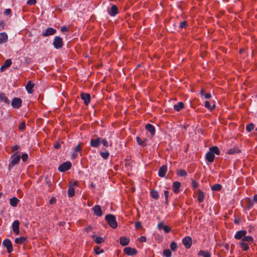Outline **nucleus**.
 I'll return each instance as SVG.
<instances>
[{"mask_svg": "<svg viewBox=\"0 0 257 257\" xmlns=\"http://www.w3.org/2000/svg\"><path fill=\"white\" fill-rule=\"evenodd\" d=\"M105 219L112 228H115L117 226V223L115 216L111 214H107L105 217Z\"/></svg>", "mask_w": 257, "mask_h": 257, "instance_id": "f257e3e1", "label": "nucleus"}, {"mask_svg": "<svg viewBox=\"0 0 257 257\" xmlns=\"http://www.w3.org/2000/svg\"><path fill=\"white\" fill-rule=\"evenodd\" d=\"M11 161L9 164V168L10 169L13 168L16 165L19 163L21 156L20 155H17V153H15L11 156Z\"/></svg>", "mask_w": 257, "mask_h": 257, "instance_id": "f03ea898", "label": "nucleus"}, {"mask_svg": "<svg viewBox=\"0 0 257 257\" xmlns=\"http://www.w3.org/2000/svg\"><path fill=\"white\" fill-rule=\"evenodd\" d=\"M53 45L54 47L56 49L62 48L63 45L62 39L59 36L55 37Z\"/></svg>", "mask_w": 257, "mask_h": 257, "instance_id": "7ed1b4c3", "label": "nucleus"}, {"mask_svg": "<svg viewBox=\"0 0 257 257\" xmlns=\"http://www.w3.org/2000/svg\"><path fill=\"white\" fill-rule=\"evenodd\" d=\"M101 143V138L98 136H94L90 141V145L92 147L98 148Z\"/></svg>", "mask_w": 257, "mask_h": 257, "instance_id": "20e7f679", "label": "nucleus"}, {"mask_svg": "<svg viewBox=\"0 0 257 257\" xmlns=\"http://www.w3.org/2000/svg\"><path fill=\"white\" fill-rule=\"evenodd\" d=\"M72 164L70 162H66L60 165L58 170L61 172H64L69 170L71 167Z\"/></svg>", "mask_w": 257, "mask_h": 257, "instance_id": "39448f33", "label": "nucleus"}, {"mask_svg": "<svg viewBox=\"0 0 257 257\" xmlns=\"http://www.w3.org/2000/svg\"><path fill=\"white\" fill-rule=\"evenodd\" d=\"M3 245L6 247L8 253H11L13 250V245L11 241L9 239H5L3 242Z\"/></svg>", "mask_w": 257, "mask_h": 257, "instance_id": "423d86ee", "label": "nucleus"}, {"mask_svg": "<svg viewBox=\"0 0 257 257\" xmlns=\"http://www.w3.org/2000/svg\"><path fill=\"white\" fill-rule=\"evenodd\" d=\"M22 103V100L21 98L18 97H14L11 102V105L14 108H20Z\"/></svg>", "mask_w": 257, "mask_h": 257, "instance_id": "0eeeda50", "label": "nucleus"}, {"mask_svg": "<svg viewBox=\"0 0 257 257\" xmlns=\"http://www.w3.org/2000/svg\"><path fill=\"white\" fill-rule=\"evenodd\" d=\"M56 33V30L53 28H48L42 32V35L43 37H48L54 35Z\"/></svg>", "mask_w": 257, "mask_h": 257, "instance_id": "6e6552de", "label": "nucleus"}, {"mask_svg": "<svg viewBox=\"0 0 257 257\" xmlns=\"http://www.w3.org/2000/svg\"><path fill=\"white\" fill-rule=\"evenodd\" d=\"M182 242L186 248H189L192 245V239L191 237L187 236L183 239Z\"/></svg>", "mask_w": 257, "mask_h": 257, "instance_id": "1a4fd4ad", "label": "nucleus"}, {"mask_svg": "<svg viewBox=\"0 0 257 257\" xmlns=\"http://www.w3.org/2000/svg\"><path fill=\"white\" fill-rule=\"evenodd\" d=\"M107 13L111 17L115 16L118 13V9L116 5H113L110 9H107Z\"/></svg>", "mask_w": 257, "mask_h": 257, "instance_id": "9d476101", "label": "nucleus"}, {"mask_svg": "<svg viewBox=\"0 0 257 257\" xmlns=\"http://www.w3.org/2000/svg\"><path fill=\"white\" fill-rule=\"evenodd\" d=\"M124 252L127 255H134L137 253L135 248L131 247H126L123 249Z\"/></svg>", "mask_w": 257, "mask_h": 257, "instance_id": "9b49d317", "label": "nucleus"}, {"mask_svg": "<svg viewBox=\"0 0 257 257\" xmlns=\"http://www.w3.org/2000/svg\"><path fill=\"white\" fill-rule=\"evenodd\" d=\"M81 99L83 100L84 103L86 105H88L90 101V95L88 93H85L84 92L81 94Z\"/></svg>", "mask_w": 257, "mask_h": 257, "instance_id": "f8f14e48", "label": "nucleus"}, {"mask_svg": "<svg viewBox=\"0 0 257 257\" xmlns=\"http://www.w3.org/2000/svg\"><path fill=\"white\" fill-rule=\"evenodd\" d=\"M158 229L163 230L165 233H169L171 231V228L167 225L164 224V222H160L158 224Z\"/></svg>", "mask_w": 257, "mask_h": 257, "instance_id": "ddd939ff", "label": "nucleus"}, {"mask_svg": "<svg viewBox=\"0 0 257 257\" xmlns=\"http://www.w3.org/2000/svg\"><path fill=\"white\" fill-rule=\"evenodd\" d=\"M94 214L97 216L100 217L102 215V212L101 207L99 205H95L92 208Z\"/></svg>", "mask_w": 257, "mask_h": 257, "instance_id": "4468645a", "label": "nucleus"}, {"mask_svg": "<svg viewBox=\"0 0 257 257\" xmlns=\"http://www.w3.org/2000/svg\"><path fill=\"white\" fill-rule=\"evenodd\" d=\"M19 225L20 222L18 220H15L12 224L13 231L16 235H18L20 233Z\"/></svg>", "mask_w": 257, "mask_h": 257, "instance_id": "2eb2a0df", "label": "nucleus"}, {"mask_svg": "<svg viewBox=\"0 0 257 257\" xmlns=\"http://www.w3.org/2000/svg\"><path fill=\"white\" fill-rule=\"evenodd\" d=\"M247 231L245 230H239L234 235V238L236 239H241L246 234Z\"/></svg>", "mask_w": 257, "mask_h": 257, "instance_id": "dca6fc26", "label": "nucleus"}, {"mask_svg": "<svg viewBox=\"0 0 257 257\" xmlns=\"http://www.w3.org/2000/svg\"><path fill=\"white\" fill-rule=\"evenodd\" d=\"M167 172V166L166 165L162 166L159 169L158 175L160 177H164Z\"/></svg>", "mask_w": 257, "mask_h": 257, "instance_id": "f3484780", "label": "nucleus"}, {"mask_svg": "<svg viewBox=\"0 0 257 257\" xmlns=\"http://www.w3.org/2000/svg\"><path fill=\"white\" fill-rule=\"evenodd\" d=\"M146 130L150 133L151 135L152 136L155 135L156 133V130L154 125H153L152 124L150 123L146 124Z\"/></svg>", "mask_w": 257, "mask_h": 257, "instance_id": "a211bd4d", "label": "nucleus"}, {"mask_svg": "<svg viewBox=\"0 0 257 257\" xmlns=\"http://www.w3.org/2000/svg\"><path fill=\"white\" fill-rule=\"evenodd\" d=\"M81 151L80 145L79 144L77 145L74 150V152L71 154V157L72 159H75L77 157L78 153Z\"/></svg>", "mask_w": 257, "mask_h": 257, "instance_id": "6ab92c4d", "label": "nucleus"}, {"mask_svg": "<svg viewBox=\"0 0 257 257\" xmlns=\"http://www.w3.org/2000/svg\"><path fill=\"white\" fill-rule=\"evenodd\" d=\"M34 84L31 81H29L26 86V89L28 93L31 94L33 92V88L34 87Z\"/></svg>", "mask_w": 257, "mask_h": 257, "instance_id": "aec40b11", "label": "nucleus"}, {"mask_svg": "<svg viewBox=\"0 0 257 257\" xmlns=\"http://www.w3.org/2000/svg\"><path fill=\"white\" fill-rule=\"evenodd\" d=\"M254 241L253 238L251 236H246V235L243 237L240 241H243L244 243H247V244H250L251 242H253Z\"/></svg>", "mask_w": 257, "mask_h": 257, "instance_id": "412c9836", "label": "nucleus"}, {"mask_svg": "<svg viewBox=\"0 0 257 257\" xmlns=\"http://www.w3.org/2000/svg\"><path fill=\"white\" fill-rule=\"evenodd\" d=\"M215 158V155L212 152L209 151L206 153V159L210 163L213 162Z\"/></svg>", "mask_w": 257, "mask_h": 257, "instance_id": "4be33fe9", "label": "nucleus"}, {"mask_svg": "<svg viewBox=\"0 0 257 257\" xmlns=\"http://www.w3.org/2000/svg\"><path fill=\"white\" fill-rule=\"evenodd\" d=\"M8 39V36L6 33H0V44L6 43Z\"/></svg>", "mask_w": 257, "mask_h": 257, "instance_id": "5701e85b", "label": "nucleus"}, {"mask_svg": "<svg viewBox=\"0 0 257 257\" xmlns=\"http://www.w3.org/2000/svg\"><path fill=\"white\" fill-rule=\"evenodd\" d=\"M101 143L105 147H111L112 145V142L111 141H108L106 138H101Z\"/></svg>", "mask_w": 257, "mask_h": 257, "instance_id": "b1692460", "label": "nucleus"}, {"mask_svg": "<svg viewBox=\"0 0 257 257\" xmlns=\"http://www.w3.org/2000/svg\"><path fill=\"white\" fill-rule=\"evenodd\" d=\"M120 243L122 246H126L128 244L130 240L125 236H121L120 237Z\"/></svg>", "mask_w": 257, "mask_h": 257, "instance_id": "393cba45", "label": "nucleus"}, {"mask_svg": "<svg viewBox=\"0 0 257 257\" xmlns=\"http://www.w3.org/2000/svg\"><path fill=\"white\" fill-rule=\"evenodd\" d=\"M20 200L16 197H13L10 199V204L13 207L17 206Z\"/></svg>", "mask_w": 257, "mask_h": 257, "instance_id": "a878e982", "label": "nucleus"}, {"mask_svg": "<svg viewBox=\"0 0 257 257\" xmlns=\"http://www.w3.org/2000/svg\"><path fill=\"white\" fill-rule=\"evenodd\" d=\"M181 187V183L178 181H176L173 184V190L175 193L179 192V188Z\"/></svg>", "mask_w": 257, "mask_h": 257, "instance_id": "bb28decb", "label": "nucleus"}, {"mask_svg": "<svg viewBox=\"0 0 257 257\" xmlns=\"http://www.w3.org/2000/svg\"><path fill=\"white\" fill-rule=\"evenodd\" d=\"M92 238H93V240L97 244H100L104 241V239L103 237L97 236L95 235H93L92 236Z\"/></svg>", "mask_w": 257, "mask_h": 257, "instance_id": "cd10ccee", "label": "nucleus"}, {"mask_svg": "<svg viewBox=\"0 0 257 257\" xmlns=\"http://www.w3.org/2000/svg\"><path fill=\"white\" fill-rule=\"evenodd\" d=\"M198 255L199 256H202L203 257H211V254L208 251H204L203 250H200Z\"/></svg>", "mask_w": 257, "mask_h": 257, "instance_id": "c85d7f7f", "label": "nucleus"}, {"mask_svg": "<svg viewBox=\"0 0 257 257\" xmlns=\"http://www.w3.org/2000/svg\"><path fill=\"white\" fill-rule=\"evenodd\" d=\"M27 238L24 236H21L15 239V242L17 244H23L25 243Z\"/></svg>", "mask_w": 257, "mask_h": 257, "instance_id": "c756f323", "label": "nucleus"}, {"mask_svg": "<svg viewBox=\"0 0 257 257\" xmlns=\"http://www.w3.org/2000/svg\"><path fill=\"white\" fill-rule=\"evenodd\" d=\"M209 151L212 152L214 155H219L220 154V151L218 149V148L216 146H212L211 147L209 148Z\"/></svg>", "mask_w": 257, "mask_h": 257, "instance_id": "7c9ffc66", "label": "nucleus"}, {"mask_svg": "<svg viewBox=\"0 0 257 257\" xmlns=\"http://www.w3.org/2000/svg\"><path fill=\"white\" fill-rule=\"evenodd\" d=\"M184 107V103L182 102H179L177 104L174 105V108L177 111H179L181 109Z\"/></svg>", "mask_w": 257, "mask_h": 257, "instance_id": "2f4dec72", "label": "nucleus"}, {"mask_svg": "<svg viewBox=\"0 0 257 257\" xmlns=\"http://www.w3.org/2000/svg\"><path fill=\"white\" fill-rule=\"evenodd\" d=\"M239 245L243 251H246L249 249V244H247V243H244V242H243V241H240Z\"/></svg>", "mask_w": 257, "mask_h": 257, "instance_id": "473e14b6", "label": "nucleus"}, {"mask_svg": "<svg viewBox=\"0 0 257 257\" xmlns=\"http://www.w3.org/2000/svg\"><path fill=\"white\" fill-rule=\"evenodd\" d=\"M0 102H4L7 104L9 103V100L6 96V95L3 93H0Z\"/></svg>", "mask_w": 257, "mask_h": 257, "instance_id": "72a5a7b5", "label": "nucleus"}, {"mask_svg": "<svg viewBox=\"0 0 257 257\" xmlns=\"http://www.w3.org/2000/svg\"><path fill=\"white\" fill-rule=\"evenodd\" d=\"M240 152L239 150L237 148H231L228 150L227 154L233 155Z\"/></svg>", "mask_w": 257, "mask_h": 257, "instance_id": "f704fd0d", "label": "nucleus"}, {"mask_svg": "<svg viewBox=\"0 0 257 257\" xmlns=\"http://www.w3.org/2000/svg\"><path fill=\"white\" fill-rule=\"evenodd\" d=\"M204 198V193L201 190H199L198 193V200L199 203L203 202Z\"/></svg>", "mask_w": 257, "mask_h": 257, "instance_id": "c9c22d12", "label": "nucleus"}, {"mask_svg": "<svg viewBox=\"0 0 257 257\" xmlns=\"http://www.w3.org/2000/svg\"><path fill=\"white\" fill-rule=\"evenodd\" d=\"M75 195V190L74 188L72 187V186H69L68 190V196L69 197H72Z\"/></svg>", "mask_w": 257, "mask_h": 257, "instance_id": "e433bc0d", "label": "nucleus"}, {"mask_svg": "<svg viewBox=\"0 0 257 257\" xmlns=\"http://www.w3.org/2000/svg\"><path fill=\"white\" fill-rule=\"evenodd\" d=\"M222 186L220 184H215L211 186V189L213 191H219L221 190Z\"/></svg>", "mask_w": 257, "mask_h": 257, "instance_id": "4c0bfd02", "label": "nucleus"}, {"mask_svg": "<svg viewBox=\"0 0 257 257\" xmlns=\"http://www.w3.org/2000/svg\"><path fill=\"white\" fill-rule=\"evenodd\" d=\"M204 106L205 107H206L207 109L211 110L215 108V104H213L212 106L210 105V102L208 101H205L204 103Z\"/></svg>", "mask_w": 257, "mask_h": 257, "instance_id": "58836bf2", "label": "nucleus"}, {"mask_svg": "<svg viewBox=\"0 0 257 257\" xmlns=\"http://www.w3.org/2000/svg\"><path fill=\"white\" fill-rule=\"evenodd\" d=\"M100 155L103 159L106 160L109 156V153L107 151H106L104 152H100Z\"/></svg>", "mask_w": 257, "mask_h": 257, "instance_id": "ea45409f", "label": "nucleus"}, {"mask_svg": "<svg viewBox=\"0 0 257 257\" xmlns=\"http://www.w3.org/2000/svg\"><path fill=\"white\" fill-rule=\"evenodd\" d=\"M177 174L181 177H185L187 175V173L185 170L181 169L177 171Z\"/></svg>", "mask_w": 257, "mask_h": 257, "instance_id": "a19ab883", "label": "nucleus"}, {"mask_svg": "<svg viewBox=\"0 0 257 257\" xmlns=\"http://www.w3.org/2000/svg\"><path fill=\"white\" fill-rule=\"evenodd\" d=\"M151 196L152 198L158 199L159 198L158 193L156 190H152L150 192Z\"/></svg>", "mask_w": 257, "mask_h": 257, "instance_id": "79ce46f5", "label": "nucleus"}, {"mask_svg": "<svg viewBox=\"0 0 257 257\" xmlns=\"http://www.w3.org/2000/svg\"><path fill=\"white\" fill-rule=\"evenodd\" d=\"M163 254L166 257H171L172 255V252L169 249H166L163 251Z\"/></svg>", "mask_w": 257, "mask_h": 257, "instance_id": "37998d69", "label": "nucleus"}, {"mask_svg": "<svg viewBox=\"0 0 257 257\" xmlns=\"http://www.w3.org/2000/svg\"><path fill=\"white\" fill-rule=\"evenodd\" d=\"M136 140L138 144L141 146L144 147L145 146V142L139 137L136 138Z\"/></svg>", "mask_w": 257, "mask_h": 257, "instance_id": "c03bdc74", "label": "nucleus"}, {"mask_svg": "<svg viewBox=\"0 0 257 257\" xmlns=\"http://www.w3.org/2000/svg\"><path fill=\"white\" fill-rule=\"evenodd\" d=\"M94 250L96 254H99L100 253L104 252V250L103 249H100L98 246H94Z\"/></svg>", "mask_w": 257, "mask_h": 257, "instance_id": "a18cd8bd", "label": "nucleus"}, {"mask_svg": "<svg viewBox=\"0 0 257 257\" xmlns=\"http://www.w3.org/2000/svg\"><path fill=\"white\" fill-rule=\"evenodd\" d=\"M254 127V125L253 123H250L248 124H247L246 126V130L248 132H250Z\"/></svg>", "mask_w": 257, "mask_h": 257, "instance_id": "49530a36", "label": "nucleus"}, {"mask_svg": "<svg viewBox=\"0 0 257 257\" xmlns=\"http://www.w3.org/2000/svg\"><path fill=\"white\" fill-rule=\"evenodd\" d=\"M145 242V236H141L138 239V246H140V245H139V243H141V245H140L141 247L143 246L142 243Z\"/></svg>", "mask_w": 257, "mask_h": 257, "instance_id": "de8ad7c7", "label": "nucleus"}, {"mask_svg": "<svg viewBox=\"0 0 257 257\" xmlns=\"http://www.w3.org/2000/svg\"><path fill=\"white\" fill-rule=\"evenodd\" d=\"M170 248L171 249L174 251L176 250L177 248V243L175 242H172L171 244H170Z\"/></svg>", "mask_w": 257, "mask_h": 257, "instance_id": "09e8293b", "label": "nucleus"}, {"mask_svg": "<svg viewBox=\"0 0 257 257\" xmlns=\"http://www.w3.org/2000/svg\"><path fill=\"white\" fill-rule=\"evenodd\" d=\"M12 64V61H11V59H7L5 62H4V64H3L5 67H6L7 68H8L9 67H10L11 66V65Z\"/></svg>", "mask_w": 257, "mask_h": 257, "instance_id": "8fccbe9b", "label": "nucleus"}, {"mask_svg": "<svg viewBox=\"0 0 257 257\" xmlns=\"http://www.w3.org/2000/svg\"><path fill=\"white\" fill-rule=\"evenodd\" d=\"M192 187L193 189H195V188H197L198 186V183L197 182L195 181L194 179H192Z\"/></svg>", "mask_w": 257, "mask_h": 257, "instance_id": "3c124183", "label": "nucleus"}, {"mask_svg": "<svg viewBox=\"0 0 257 257\" xmlns=\"http://www.w3.org/2000/svg\"><path fill=\"white\" fill-rule=\"evenodd\" d=\"M135 226L136 229H139L142 228V223L141 221L136 222Z\"/></svg>", "mask_w": 257, "mask_h": 257, "instance_id": "603ef678", "label": "nucleus"}, {"mask_svg": "<svg viewBox=\"0 0 257 257\" xmlns=\"http://www.w3.org/2000/svg\"><path fill=\"white\" fill-rule=\"evenodd\" d=\"M28 158V155L26 153H24L22 156V159L23 162H25Z\"/></svg>", "mask_w": 257, "mask_h": 257, "instance_id": "864d4df0", "label": "nucleus"}, {"mask_svg": "<svg viewBox=\"0 0 257 257\" xmlns=\"http://www.w3.org/2000/svg\"><path fill=\"white\" fill-rule=\"evenodd\" d=\"M78 185V182L77 181H75L73 183L70 182L69 184V186H72V187L74 188V186H77Z\"/></svg>", "mask_w": 257, "mask_h": 257, "instance_id": "5fc2aeb1", "label": "nucleus"}, {"mask_svg": "<svg viewBox=\"0 0 257 257\" xmlns=\"http://www.w3.org/2000/svg\"><path fill=\"white\" fill-rule=\"evenodd\" d=\"M36 2V0H28L27 2V4L29 5H35Z\"/></svg>", "mask_w": 257, "mask_h": 257, "instance_id": "6e6d98bb", "label": "nucleus"}, {"mask_svg": "<svg viewBox=\"0 0 257 257\" xmlns=\"http://www.w3.org/2000/svg\"><path fill=\"white\" fill-rule=\"evenodd\" d=\"M187 25V23L186 21H182L180 23L179 27L180 28H184Z\"/></svg>", "mask_w": 257, "mask_h": 257, "instance_id": "4d7b16f0", "label": "nucleus"}, {"mask_svg": "<svg viewBox=\"0 0 257 257\" xmlns=\"http://www.w3.org/2000/svg\"><path fill=\"white\" fill-rule=\"evenodd\" d=\"M25 123L24 122H23L22 123H20V125H19V129L21 131H23L25 129Z\"/></svg>", "mask_w": 257, "mask_h": 257, "instance_id": "13d9d810", "label": "nucleus"}, {"mask_svg": "<svg viewBox=\"0 0 257 257\" xmlns=\"http://www.w3.org/2000/svg\"><path fill=\"white\" fill-rule=\"evenodd\" d=\"M11 12L12 11L10 9H7L5 10V11L4 12V15L8 16L10 15L11 13Z\"/></svg>", "mask_w": 257, "mask_h": 257, "instance_id": "bf43d9fd", "label": "nucleus"}, {"mask_svg": "<svg viewBox=\"0 0 257 257\" xmlns=\"http://www.w3.org/2000/svg\"><path fill=\"white\" fill-rule=\"evenodd\" d=\"M61 30V31L62 32L64 33V32H65L68 31V28H67L66 26H63V27H61V30Z\"/></svg>", "mask_w": 257, "mask_h": 257, "instance_id": "052dcab7", "label": "nucleus"}, {"mask_svg": "<svg viewBox=\"0 0 257 257\" xmlns=\"http://www.w3.org/2000/svg\"><path fill=\"white\" fill-rule=\"evenodd\" d=\"M20 148V146L18 145H15L14 146L12 147V151L15 152L17 150H18Z\"/></svg>", "mask_w": 257, "mask_h": 257, "instance_id": "680f3d73", "label": "nucleus"}, {"mask_svg": "<svg viewBox=\"0 0 257 257\" xmlns=\"http://www.w3.org/2000/svg\"><path fill=\"white\" fill-rule=\"evenodd\" d=\"M125 166L127 168V170H129L131 167V163L130 162L126 161L125 163Z\"/></svg>", "mask_w": 257, "mask_h": 257, "instance_id": "e2e57ef3", "label": "nucleus"}, {"mask_svg": "<svg viewBox=\"0 0 257 257\" xmlns=\"http://www.w3.org/2000/svg\"><path fill=\"white\" fill-rule=\"evenodd\" d=\"M204 96L205 99H209V98H211V94L209 93H206L204 95Z\"/></svg>", "mask_w": 257, "mask_h": 257, "instance_id": "0e129e2a", "label": "nucleus"}, {"mask_svg": "<svg viewBox=\"0 0 257 257\" xmlns=\"http://www.w3.org/2000/svg\"><path fill=\"white\" fill-rule=\"evenodd\" d=\"M169 194V192L168 191H167V190L165 191L164 195H165V199L166 200H167V199L168 198Z\"/></svg>", "mask_w": 257, "mask_h": 257, "instance_id": "69168bd1", "label": "nucleus"}, {"mask_svg": "<svg viewBox=\"0 0 257 257\" xmlns=\"http://www.w3.org/2000/svg\"><path fill=\"white\" fill-rule=\"evenodd\" d=\"M61 146V145L59 143V142H57L55 145H54V148L56 149H58L59 148H60Z\"/></svg>", "mask_w": 257, "mask_h": 257, "instance_id": "338daca9", "label": "nucleus"}, {"mask_svg": "<svg viewBox=\"0 0 257 257\" xmlns=\"http://www.w3.org/2000/svg\"><path fill=\"white\" fill-rule=\"evenodd\" d=\"M253 200L254 202L257 203V194H255L253 197Z\"/></svg>", "mask_w": 257, "mask_h": 257, "instance_id": "774afa93", "label": "nucleus"}]
</instances>
